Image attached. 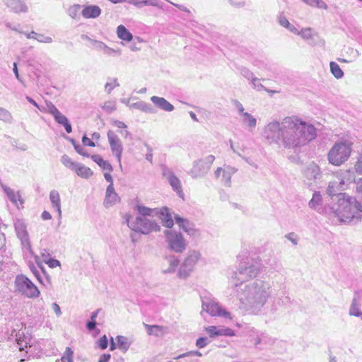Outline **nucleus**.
<instances>
[{
  "mask_svg": "<svg viewBox=\"0 0 362 362\" xmlns=\"http://www.w3.org/2000/svg\"><path fill=\"white\" fill-rule=\"evenodd\" d=\"M102 109L108 113H111L116 110L115 103L111 101L105 102L102 106Z\"/></svg>",
  "mask_w": 362,
  "mask_h": 362,
  "instance_id": "8fccbe9b",
  "label": "nucleus"
},
{
  "mask_svg": "<svg viewBox=\"0 0 362 362\" xmlns=\"http://www.w3.org/2000/svg\"><path fill=\"white\" fill-rule=\"evenodd\" d=\"M200 258L201 253L199 251H189L179 269L178 276L182 279L188 277Z\"/></svg>",
  "mask_w": 362,
  "mask_h": 362,
  "instance_id": "4468645a",
  "label": "nucleus"
},
{
  "mask_svg": "<svg viewBox=\"0 0 362 362\" xmlns=\"http://www.w3.org/2000/svg\"><path fill=\"white\" fill-rule=\"evenodd\" d=\"M82 142L84 146H88L90 147L95 146V143L90 140L89 138L86 136V135H84L82 138Z\"/></svg>",
  "mask_w": 362,
  "mask_h": 362,
  "instance_id": "774afa93",
  "label": "nucleus"
},
{
  "mask_svg": "<svg viewBox=\"0 0 362 362\" xmlns=\"http://www.w3.org/2000/svg\"><path fill=\"white\" fill-rule=\"evenodd\" d=\"M194 356L201 357V356H202V354L199 351H191L186 352L185 354L179 355L178 358H186V357L194 358Z\"/></svg>",
  "mask_w": 362,
  "mask_h": 362,
  "instance_id": "6e6d98bb",
  "label": "nucleus"
},
{
  "mask_svg": "<svg viewBox=\"0 0 362 362\" xmlns=\"http://www.w3.org/2000/svg\"><path fill=\"white\" fill-rule=\"evenodd\" d=\"M81 6L78 4L74 5L69 7L68 9V14L72 18H77L78 17Z\"/></svg>",
  "mask_w": 362,
  "mask_h": 362,
  "instance_id": "de8ad7c7",
  "label": "nucleus"
},
{
  "mask_svg": "<svg viewBox=\"0 0 362 362\" xmlns=\"http://www.w3.org/2000/svg\"><path fill=\"white\" fill-rule=\"evenodd\" d=\"M13 224L16 235L21 240L23 251L28 252L33 255V251L31 247L29 234L27 230V225L25 221L23 219L16 218Z\"/></svg>",
  "mask_w": 362,
  "mask_h": 362,
  "instance_id": "f8f14e48",
  "label": "nucleus"
},
{
  "mask_svg": "<svg viewBox=\"0 0 362 362\" xmlns=\"http://www.w3.org/2000/svg\"><path fill=\"white\" fill-rule=\"evenodd\" d=\"M148 6L160 7L157 0H135L134 6L137 8H141Z\"/></svg>",
  "mask_w": 362,
  "mask_h": 362,
  "instance_id": "58836bf2",
  "label": "nucleus"
},
{
  "mask_svg": "<svg viewBox=\"0 0 362 362\" xmlns=\"http://www.w3.org/2000/svg\"><path fill=\"white\" fill-rule=\"evenodd\" d=\"M1 187H2L4 193L6 194V196L9 199V200L16 206L19 208L18 202H19L21 205H23V201L21 199V195L19 194L18 192H17V193L15 192V191L13 189H11L10 187H7V186H6L4 185H1Z\"/></svg>",
  "mask_w": 362,
  "mask_h": 362,
  "instance_id": "bb28decb",
  "label": "nucleus"
},
{
  "mask_svg": "<svg viewBox=\"0 0 362 362\" xmlns=\"http://www.w3.org/2000/svg\"><path fill=\"white\" fill-rule=\"evenodd\" d=\"M308 206L310 209L315 210L320 214H325L326 209H328V207H322V195L320 192L317 191H315L313 194L312 199L310 200Z\"/></svg>",
  "mask_w": 362,
  "mask_h": 362,
  "instance_id": "412c9836",
  "label": "nucleus"
},
{
  "mask_svg": "<svg viewBox=\"0 0 362 362\" xmlns=\"http://www.w3.org/2000/svg\"><path fill=\"white\" fill-rule=\"evenodd\" d=\"M107 80L105 85V90L110 94L115 88L119 86V83L116 78H108Z\"/></svg>",
  "mask_w": 362,
  "mask_h": 362,
  "instance_id": "37998d69",
  "label": "nucleus"
},
{
  "mask_svg": "<svg viewBox=\"0 0 362 362\" xmlns=\"http://www.w3.org/2000/svg\"><path fill=\"white\" fill-rule=\"evenodd\" d=\"M120 198L115 190L114 187L108 185L106 189L105 197L104 199V206L106 208L113 206L119 202Z\"/></svg>",
  "mask_w": 362,
  "mask_h": 362,
  "instance_id": "4be33fe9",
  "label": "nucleus"
},
{
  "mask_svg": "<svg viewBox=\"0 0 362 362\" xmlns=\"http://www.w3.org/2000/svg\"><path fill=\"white\" fill-rule=\"evenodd\" d=\"M209 343V340L207 337H199L197 339L196 346L198 348L202 349V348L205 347Z\"/></svg>",
  "mask_w": 362,
  "mask_h": 362,
  "instance_id": "4d7b16f0",
  "label": "nucleus"
},
{
  "mask_svg": "<svg viewBox=\"0 0 362 362\" xmlns=\"http://www.w3.org/2000/svg\"><path fill=\"white\" fill-rule=\"evenodd\" d=\"M5 5L14 13H26L28 10L27 5L22 0H4Z\"/></svg>",
  "mask_w": 362,
  "mask_h": 362,
  "instance_id": "5701e85b",
  "label": "nucleus"
},
{
  "mask_svg": "<svg viewBox=\"0 0 362 362\" xmlns=\"http://www.w3.org/2000/svg\"><path fill=\"white\" fill-rule=\"evenodd\" d=\"M201 298L203 310L210 315L218 316L226 319L232 318L231 314L223 309L211 294L202 296Z\"/></svg>",
  "mask_w": 362,
  "mask_h": 362,
  "instance_id": "9d476101",
  "label": "nucleus"
},
{
  "mask_svg": "<svg viewBox=\"0 0 362 362\" xmlns=\"http://www.w3.org/2000/svg\"><path fill=\"white\" fill-rule=\"evenodd\" d=\"M81 14L85 18H96L101 14V9L98 6L88 5L83 8Z\"/></svg>",
  "mask_w": 362,
  "mask_h": 362,
  "instance_id": "cd10ccee",
  "label": "nucleus"
},
{
  "mask_svg": "<svg viewBox=\"0 0 362 362\" xmlns=\"http://www.w3.org/2000/svg\"><path fill=\"white\" fill-rule=\"evenodd\" d=\"M61 162L64 166L69 169H71L72 170H74V168L77 167V164L78 163L73 161L71 158L67 155H64L62 156Z\"/></svg>",
  "mask_w": 362,
  "mask_h": 362,
  "instance_id": "c03bdc74",
  "label": "nucleus"
},
{
  "mask_svg": "<svg viewBox=\"0 0 362 362\" xmlns=\"http://www.w3.org/2000/svg\"><path fill=\"white\" fill-rule=\"evenodd\" d=\"M49 200L52 204V208H54L59 218L62 217V210H61V199L60 195L58 191L53 189L49 192Z\"/></svg>",
  "mask_w": 362,
  "mask_h": 362,
  "instance_id": "c85d7f7f",
  "label": "nucleus"
},
{
  "mask_svg": "<svg viewBox=\"0 0 362 362\" xmlns=\"http://www.w3.org/2000/svg\"><path fill=\"white\" fill-rule=\"evenodd\" d=\"M236 169L230 166L225 168L223 170L222 182L226 187L231 185V177L236 172Z\"/></svg>",
  "mask_w": 362,
  "mask_h": 362,
  "instance_id": "7c9ffc66",
  "label": "nucleus"
},
{
  "mask_svg": "<svg viewBox=\"0 0 362 362\" xmlns=\"http://www.w3.org/2000/svg\"><path fill=\"white\" fill-rule=\"evenodd\" d=\"M291 304V300L288 295V291L285 285L280 286L279 290L275 293L274 297V305L272 309L276 310L277 306H287Z\"/></svg>",
  "mask_w": 362,
  "mask_h": 362,
  "instance_id": "f3484780",
  "label": "nucleus"
},
{
  "mask_svg": "<svg viewBox=\"0 0 362 362\" xmlns=\"http://www.w3.org/2000/svg\"><path fill=\"white\" fill-rule=\"evenodd\" d=\"M233 288L236 293L240 307L252 315L262 313L274 290L272 282L262 279H256L248 284L234 282Z\"/></svg>",
  "mask_w": 362,
  "mask_h": 362,
  "instance_id": "f03ea898",
  "label": "nucleus"
},
{
  "mask_svg": "<svg viewBox=\"0 0 362 362\" xmlns=\"http://www.w3.org/2000/svg\"><path fill=\"white\" fill-rule=\"evenodd\" d=\"M179 259L175 255L165 256L162 262V272L163 274L174 273L179 264Z\"/></svg>",
  "mask_w": 362,
  "mask_h": 362,
  "instance_id": "aec40b11",
  "label": "nucleus"
},
{
  "mask_svg": "<svg viewBox=\"0 0 362 362\" xmlns=\"http://www.w3.org/2000/svg\"><path fill=\"white\" fill-rule=\"evenodd\" d=\"M16 342L21 351H25L29 358H39L43 354L42 347L43 340H36L30 334H25L24 332H18L16 334Z\"/></svg>",
  "mask_w": 362,
  "mask_h": 362,
  "instance_id": "39448f33",
  "label": "nucleus"
},
{
  "mask_svg": "<svg viewBox=\"0 0 362 362\" xmlns=\"http://www.w3.org/2000/svg\"><path fill=\"white\" fill-rule=\"evenodd\" d=\"M127 221L129 228L142 234L146 235L160 230V226L156 222L146 217L136 216L132 221L127 218Z\"/></svg>",
  "mask_w": 362,
  "mask_h": 362,
  "instance_id": "1a4fd4ad",
  "label": "nucleus"
},
{
  "mask_svg": "<svg viewBox=\"0 0 362 362\" xmlns=\"http://www.w3.org/2000/svg\"><path fill=\"white\" fill-rule=\"evenodd\" d=\"M175 220L179 226L187 233L189 236L194 238H198L201 235V232L199 229L195 228L194 223L190 222L189 220L180 217L176 215Z\"/></svg>",
  "mask_w": 362,
  "mask_h": 362,
  "instance_id": "a211bd4d",
  "label": "nucleus"
},
{
  "mask_svg": "<svg viewBox=\"0 0 362 362\" xmlns=\"http://www.w3.org/2000/svg\"><path fill=\"white\" fill-rule=\"evenodd\" d=\"M354 169L358 174L362 175V152L358 155L357 160L354 165Z\"/></svg>",
  "mask_w": 362,
  "mask_h": 362,
  "instance_id": "864d4df0",
  "label": "nucleus"
},
{
  "mask_svg": "<svg viewBox=\"0 0 362 362\" xmlns=\"http://www.w3.org/2000/svg\"><path fill=\"white\" fill-rule=\"evenodd\" d=\"M28 266H29L30 270L33 274V275L35 276V278L37 279L38 277L40 279V274H42L45 267H37L33 263H31V262L28 263Z\"/></svg>",
  "mask_w": 362,
  "mask_h": 362,
  "instance_id": "09e8293b",
  "label": "nucleus"
},
{
  "mask_svg": "<svg viewBox=\"0 0 362 362\" xmlns=\"http://www.w3.org/2000/svg\"><path fill=\"white\" fill-rule=\"evenodd\" d=\"M250 81H251L253 88L255 89H256L257 90L260 91L264 89V86L260 83V81L259 78L254 76Z\"/></svg>",
  "mask_w": 362,
  "mask_h": 362,
  "instance_id": "13d9d810",
  "label": "nucleus"
},
{
  "mask_svg": "<svg viewBox=\"0 0 362 362\" xmlns=\"http://www.w3.org/2000/svg\"><path fill=\"white\" fill-rule=\"evenodd\" d=\"M349 315L357 317H360L362 320V312L361 311L356 300L354 298L349 308Z\"/></svg>",
  "mask_w": 362,
  "mask_h": 362,
  "instance_id": "79ce46f5",
  "label": "nucleus"
},
{
  "mask_svg": "<svg viewBox=\"0 0 362 362\" xmlns=\"http://www.w3.org/2000/svg\"><path fill=\"white\" fill-rule=\"evenodd\" d=\"M306 4L313 6L317 7L319 8L327 9L328 6L325 2L322 0H302Z\"/></svg>",
  "mask_w": 362,
  "mask_h": 362,
  "instance_id": "49530a36",
  "label": "nucleus"
},
{
  "mask_svg": "<svg viewBox=\"0 0 362 362\" xmlns=\"http://www.w3.org/2000/svg\"><path fill=\"white\" fill-rule=\"evenodd\" d=\"M136 208L140 215L139 216L146 218H147V216H153L154 214H156V211H158L157 209H151L141 205H136Z\"/></svg>",
  "mask_w": 362,
  "mask_h": 362,
  "instance_id": "c9c22d12",
  "label": "nucleus"
},
{
  "mask_svg": "<svg viewBox=\"0 0 362 362\" xmlns=\"http://www.w3.org/2000/svg\"><path fill=\"white\" fill-rule=\"evenodd\" d=\"M91 158L103 170H108L109 172L112 171L111 164L107 160H104L100 155H93L91 156Z\"/></svg>",
  "mask_w": 362,
  "mask_h": 362,
  "instance_id": "72a5a7b5",
  "label": "nucleus"
},
{
  "mask_svg": "<svg viewBox=\"0 0 362 362\" xmlns=\"http://www.w3.org/2000/svg\"><path fill=\"white\" fill-rule=\"evenodd\" d=\"M298 35H300L303 39L308 40L311 38V30L310 28L303 29L299 32Z\"/></svg>",
  "mask_w": 362,
  "mask_h": 362,
  "instance_id": "69168bd1",
  "label": "nucleus"
},
{
  "mask_svg": "<svg viewBox=\"0 0 362 362\" xmlns=\"http://www.w3.org/2000/svg\"><path fill=\"white\" fill-rule=\"evenodd\" d=\"M74 170L76 172L78 176L83 178H88L93 175V171L90 168L81 163H78L77 167H76Z\"/></svg>",
  "mask_w": 362,
  "mask_h": 362,
  "instance_id": "473e14b6",
  "label": "nucleus"
},
{
  "mask_svg": "<svg viewBox=\"0 0 362 362\" xmlns=\"http://www.w3.org/2000/svg\"><path fill=\"white\" fill-rule=\"evenodd\" d=\"M130 108L137 109L146 113L154 114L156 110L150 103L144 101H139L129 105Z\"/></svg>",
  "mask_w": 362,
  "mask_h": 362,
  "instance_id": "c756f323",
  "label": "nucleus"
},
{
  "mask_svg": "<svg viewBox=\"0 0 362 362\" xmlns=\"http://www.w3.org/2000/svg\"><path fill=\"white\" fill-rule=\"evenodd\" d=\"M151 101L159 109L165 112H172L175 107L164 98L158 96H152Z\"/></svg>",
  "mask_w": 362,
  "mask_h": 362,
  "instance_id": "a878e982",
  "label": "nucleus"
},
{
  "mask_svg": "<svg viewBox=\"0 0 362 362\" xmlns=\"http://www.w3.org/2000/svg\"><path fill=\"white\" fill-rule=\"evenodd\" d=\"M352 144L348 140L336 142L328 153L329 162L336 166L344 163L351 156Z\"/></svg>",
  "mask_w": 362,
  "mask_h": 362,
  "instance_id": "423d86ee",
  "label": "nucleus"
},
{
  "mask_svg": "<svg viewBox=\"0 0 362 362\" xmlns=\"http://www.w3.org/2000/svg\"><path fill=\"white\" fill-rule=\"evenodd\" d=\"M347 200L350 201V207H346L344 212L332 218H337L338 221L344 223L358 221L362 216V205L354 197L349 196Z\"/></svg>",
  "mask_w": 362,
  "mask_h": 362,
  "instance_id": "6e6552de",
  "label": "nucleus"
},
{
  "mask_svg": "<svg viewBox=\"0 0 362 362\" xmlns=\"http://www.w3.org/2000/svg\"><path fill=\"white\" fill-rule=\"evenodd\" d=\"M262 269V264L260 259L246 257L239 264L237 271L233 272L231 276L230 284L233 286L234 282H244L241 276H245L250 279L256 277Z\"/></svg>",
  "mask_w": 362,
  "mask_h": 362,
  "instance_id": "20e7f679",
  "label": "nucleus"
},
{
  "mask_svg": "<svg viewBox=\"0 0 362 362\" xmlns=\"http://www.w3.org/2000/svg\"><path fill=\"white\" fill-rule=\"evenodd\" d=\"M345 180L344 177H337L336 180L329 182L327 187V194L329 196L336 195L334 203L332 206L326 209L325 215L328 216L330 218L334 215H339L344 212L346 207H350V201L348 199V195L345 193H337L338 191L344 189Z\"/></svg>",
  "mask_w": 362,
  "mask_h": 362,
  "instance_id": "7ed1b4c3",
  "label": "nucleus"
},
{
  "mask_svg": "<svg viewBox=\"0 0 362 362\" xmlns=\"http://www.w3.org/2000/svg\"><path fill=\"white\" fill-rule=\"evenodd\" d=\"M36 40L39 42L42 43H51L52 42V38L49 36H46L43 34L37 33L36 36Z\"/></svg>",
  "mask_w": 362,
  "mask_h": 362,
  "instance_id": "5fc2aeb1",
  "label": "nucleus"
},
{
  "mask_svg": "<svg viewBox=\"0 0 362 362\" xmlns=\"http://www.w3.org/2000/svg\"><path fill=\"white\" fill-rule=\"evenodd\" d=\"M264 136L271 143L281 142L287 148L296 150L316 136V129L296 116L286 117L281 122L273 120L264 129Z\"/></svg>",
  "mask_w": 362,
  "mask_h": 362,
  "instance_id": "f257e3e1",
  "label": "nucleus"
},
{
  "mask_svg": "<svg viewBox=\"0 0 362 362\" xmlns=\"http://www.w3.org/2000/svg\"><path fill=\"white\" fill-rule=\"evenodd\" d=\"M329 66L331 72L335 78L339 79L343 77L344 72L337 63L331 62Z\"/></svg>",
  "mask_w": 362,
  "mask_h": 362,
  "instance_id": "a19ab883",
  "label": "nucleus"
},
{
  "mask_svg": "<svg viewBox=\"0 0 362 362\" xmlns=\"http://www.w3.org/2000/svg\"><path fill=\"white\" fill-rule=\"evenodd\" d=\"M37 280L41 285L47 288H50L52 287L51 277L45 271V269H44L40 274V279L38 277Z\"/></svg>",
  "mask_w": 362,
  "mask_h": 362,
  "instance_id": "4c0bfd02",
  "label": "nucleus"
},
{
  "mask_svg": "<svg viewBox=\"0 0 362 362\" xmlns=\"http://www.w3.org/2000/svg\"><path fill=\"white\" fill-rule=\"evenodd\" d=\"M54 120L59 124H62L64 126L66 132L67 133H71L72 132V127L71 124L69 123L67 117L62 115L60 112H58L57 115H56L54 117Z\"/></svg>",
  "mask_w": 362,
  "mask_h": 362,
  "instance_id": "2f4dec72",
  "label": "nucleus"
},
{
  "mask_svg": "<svg viewBox=\"0 0 362 362\" xmlns=\"http://www.w3.org/2000/svg\"><path fill=\"white\" fill-rule=\"evenodd\" d=\"M243 121L250 128H255L257 125V119L248 112L243 114Z\"/></svg>",
  "mask_w": 362,
  "mask_h": 362,
  "instance_id": "ea45409f",
  "label": "nucleus"
},
{
  "mask_svg": "<svg viewBox=\"0 0 362 362\" xmlns=\"http://www.w3.org/2000/svg\"><path fill=\"white\" fill-rule=\"evenodd\" d=\"M45 262L50 268H54L60 265L59 261L55 259H50L49 260L45 259Z\"/></svg>",
  "mask_w": 362,
  "mask_h": 362,
  "instance_id": "338daca9",
  "label": "nucleus"
},
{
  "mask_svg": "<svg viewBox=\"0 0 362 362\" xmlns=\"http://www.w3.org/2000/svg\"><path fill=\"white\" fill-rule=\"evenodd\" d=\"M116 341L117 343V348L122 351L126 352L129 349L130 343L127 337L124 336H117L116 337Z\"/></svg>",
  "mask_w": 362,
  "mask_h": 362,
  "instance_id": "e433bc0d",
  "label": "nucleus"
},
{
  "mask_svg": "<svg viewBox=\"0 0 362 362\" xmlns=\"http://www.w3.org/2000/svg\"><path fill=\"white\" fill-rule=\"evenodd\" d=\"M214 160V156L209 155L204 158L194 161L192 168L189 172V175L194 179L204 177L209 171Z\"/></svg>",
  "mask_w": 362,
  "mask_h": 362,
  "instance_id": "9b49d317",
  "label": "nucleus"
},
{
  "mask_svg": "<svg viewBox=\"0 0 362 362\" xmlns=\"http://www.w3.org/2000/svg\"><path fill=\"white\" fill-rule=\"evenodd\" d=\"M107 137L110 150L121 166L122 155L124 150L122 142L118 135L112 130L107 132Z\"/></svg>",
  "mask_w": 362,
  "mask_h": 362,
  "instance_id": "2eb2a0df",
  "label": "nucleus"
},
{
  "mask_svg": "<svg viewBox=\"0 0 362 362\" xmlns=\"http://www.w3.org/2000/svg\"><path fill=\"white\" fill-rule=\"evenodd\" d=\"M205 331L211 338L233 337L235 335V331L233 329L222 325L208 326L205 327Z\"/></svg>",
  "mask_w": 362,
  "mask_h": 362,
  "instance_id": "6ab92c4d",
  "label": "nucleus"
},
{
  "mask_svg": "<svg viewBox=\"0 0 362 362\" xmlns=\"http://www.w3.org/2000/svg\"><path fill=\"white\" fill-rule=\"evenodd\" d=\"M48 112L51 114L53 117L58 114L60 111L57 108V107L53 105L52 103H47Z\"/></svg>",
  "mask_w": 362,
  "mask_h": 362,
  "instance_id": "e2e57ef3",
  "label": "nucleus"
},
{
  "mask_svg": "<svg viewBox=\"0 0 362 362\" xmlns=\"http://www.w3.org/2000/svg\"><path fill=\"white\" fill-rule=\"evenodd\" d=\"M303 174L308 180H315L320 177V169L317 164L312 162L306 165Z\"/></svg>",
  "mask_w": 362,
  "mask_h": 362,
  "instance_id": "b1692460",
  "label": "nucleus"
},
{
  "mask_svg": "<svg viewBox=\"0 0 362 362\" xmlns=\"http://www.w3.org/2000/svg\"><path fill=\"white\" fill-rule=\"evenodd\" d=\"M66 356H63L60 361H57V362H73L72 356L73 351L71 348L67 347L66 349Z\"/></svg>",
  "mask_w": 362,
  "mask_h": 362,
  "instance_id": "3c124183",
  "label": "nucleus"
},
{
  "mask_svg": "<svg viewBox=\"0 0 362 362\" xmlns=\"http://www.w3.org/2000/svg\"><path fill=\"white\" fill-rule=\"evenodd\" d=\"M162 175L168 181L172 189L180 197L183 198L184 193L180 179L175 175L173 170L166 165L161 166Z\"/></svg>",
  "mask_w": 362,
  "mask_h": 362,
  "instance_id": "dca6fc26",
  "label": "nucleus"
},
{
  "mask_svg": "<svg viewBox=\"0 0 362 362\" xmlns=\"http://www.w3.org/2000/svg\"><path fill=\"white\" fill-rule=\"evenodd\" d=\"M98 346L101 349H105L108 346V340L105 335L98 340Z\"/></svg>",
  "mask_w": 362,
  "mask_h": 362,
  "instance_id": "0e129e2a",
  "label": "nucleus"
},
{
  "mask_svg": "<svg viewBox=\"0 0 362 362\" xmlns=\"http://www.w3.org/2000/svg\"><path fill=\"white\" fill-rule=\"evenodd\" d=\"M165 234L166 242L171 250L182 253L186 250L187 243L181 233L167 230Z\"/></svg>",
  "mask_w": 362,
  "mask_h": 362,
  "instance_id": "ddd939ff",
  "label": "nucleus"
},
{
  "mask_svg": "<svg viewBox=\"0 0 362 362\" xmlns=\"http://www.w3.org/2000/svg\"><path fill=\"white\" fill-rule=\"evenodd\" d=\"M14 288L16 293L28 298H37L40 294L38 288L24 274H18L16 276Z\"/></svg>",
  "mask_w": 362,
  "mask_h": 362,
  "instance_id": "0eeeda50",
  "label": "nucleus"
},
{
  "mask_svg": "<svg viewBox=\"0 0 362 362\" xmlns=\"http://www.w3.org/2000/svg\"><path fill=\"white\" fill-rule=\"evenodd\" d=\"M118 37L125 41H131L133 38L132 34L123 25H120L117 28Z\"/></svg>",
  "mask_w": 362,
  "mask_h": 362,
  "instance_id": "f704fd0d",
  "label": "nucleus"
},
{
  "mask_svg": "<svg viewBox=\"0 0 362 362\" xmlns=\"http://www.w3.org/2000/svg\"><path fill=\"white\" fill-rule=\"evenodd\" d=\"M240 74L248 80H251L254 77V74L246 67H240L239 69Z\"/></svg>",
  "mask_w": 362,
  "mask_h": 362,
  "instance_id": "603ef678",
  "label": "nucleus"
},
{
  "mask_svg": "<svg viewBox=\"0 0 362 362\" xmlns=\"http://www.w3.org/2000/svg\"><path fill=\"white\" fill-rule=\"evenodd\" d=\"M0 121L6 123H11L13 121L11 113L4 107H0Z\"/></svg>",
  "mask_w": 362,
  "mask_h": 362,
  "instance_id": "a18cd8bd",
  "label": "nucleus"
},
{
  "mask_svg": "<svg viewBox=\"0 0 362 362\" xmlns=\"http://www.w3.org/2000/svg\"><path fill=\"white\" fill-rule=\"evenodd\" d=\"M91 45L94 49L98 50H102L105 49V48H107V45L105 43L95 40H91Z\"/></svg>",
  "mask_w": 362,
  "mask_h": 362,
  "instance_id": "bf43d9fd",
  "label": "nucleus"
},
{
  "mask_svg": "<svg viewBox=\"0 0 362 362\" xmlns=\"http://www.w3.org/2000/svg\"><path fill=\"white\" fill-rule=\"evenodd\" d=\"M162 221L163 224L167 228H172L174 222L171 216L170 210L167 207H163L156 211V214Z\"/></svg>",
  "mask_w": 362,
  "mask_h": 362,
  "instance_id": "393cba45",
  "label": "nucleus"
},
{
  "mask_svg": "<svg viewBox=\"0 0 362 362\" xmlns=\"http://www.w3.org/2000/svg\"><path fill=\"white\" fill-rule=\"evenodd\" d=\"M278 23L284 28H286L289 25V21L287 18L283 14L280 13L277 17Z\"/></svg>",
  "mask_w": 362,
  "mask_h": 362,
  "instance_id": "052dcab7",
  "label": "nucleus"
},
{
  "mask_svg": "<svg viewBox=\"0 0 362 362\" xmlns=\"http://www.w3.org/2000/svg\"><path fill=\"white\" fill-rule=\"evenodd\" d=\"M75 151L80 155L84 156V157H90L89 153L87 152V151L80 144L75 146Z\"/></svg>",
  "mask_w": 362,
  "mask_h": 362,
  "instance_id": "680f3d73",
  "label": "nucleus"
}]
</instances>
